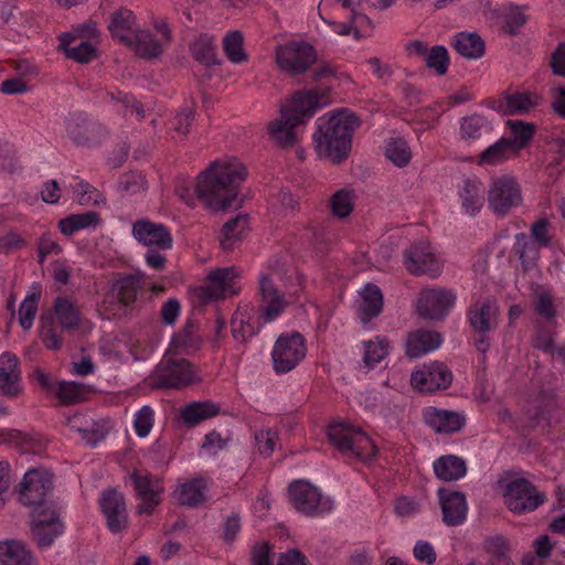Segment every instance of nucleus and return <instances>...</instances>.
<instances>
[{
	"label": "nucleus",
	"mask_w": 565,
	"mask_h": 565,
	"mask_svg": "<svg viewBox=\"0 0 565 565\" xmlns=\"http://www.w3.org/2000/svg\"><path fill=\"white\" fill-rule=\"evenodd\" d=\"M544 501V497L525 479H514L508 482L504 491V503L514 513L534 511Z\"/></svg>",
	"instance_id": "2eb2a0df"
},
{
	"label": "nucleus",
	"mask_w": 565,
	"mask_h": 565,
	"mask_svg": "<svg viewBox=\"0 0 565 565\" xmlns=\"http://www.w3.org/2000/svg\"><path fill=\"white\" fill-rule=\"evenodd\" d=\"M111 36L121 43L132 45L138 32L136 17L129 9H120L111 14L108 24Z\"/></svg>",
	"instance_id": "c756f323"
},
{
	"label": "nucleus",
	"mask_w": 565,
	"mask_h": 565,
	"mask_svg": "<svg viewBox=\"0 0 565 565\" xmlns=\"http://www.w3.org/2000/svg\"><path fill=\"white\" fill-rule=\"evenodd\" d=\"M171 344L178 351L190 353L198 350L200 341L193 327L186 326L172 338Z\"/></svg>",
	"instance_id": "052dcab7"
},
{
	"label": "nucleus",
	"mask_w": 565,
	"mask_h": 565,
	"mask_svg": "<svg viewBox=\"0 0 565 565\" xmlns=\"http://www.w3.org/2000/svg\"><path fill=\"white\" fill-rule=\"evenodd\" d=\"M67 38L68 34H63L61 43L67 57L79 63H87L95 56V47L89 42L83 41L76 46H71L65 42Z\"/></svg>",
	"instance_id": "13d9d810"
},
{
	"label": "nucleus",
	"mask_w": 565,
	"mask_h": 565,
	"mask_svg": "<svg viewBox=\"0 0 565 565\" xmlns=\"http://www.w3.org/2000/svg\"><path fill=\"white\" fill-rule=\"evenodd\" d=\"M404 264L411 274L430 277L438 276L443 267L441 262L426 242L415 243L405 249Z\"/></svg>",
	"instance_id": "dca6fc26"
},
{
	"label": "nucleus",
	"mask_w": 565,
	"mask_h": 565,
	"mask_svg": "<svg viewBox=\"0 0 565 565\" xmlns=\"http://www.w3.org/2000/svg\"><path fill=\"white\" fill-rule=\"evenodd\" d=\"M94 127L82 116L74 115L67 120V134L77 145H86L89 141V134Z\"/></svg>",
	"instance_id": "4d7b16f0"
},
{
	"label": "nucleus",
	"mask_w": 565,
	"mask_h": 565,
	"mask_svg": "<svg viewBox=\"0 0 565 565\" xmlns=\"http://www.w3.org/2000/svg\"><path fill=\"white\" fill-rule=\"evenodd\" d=\"M147 276L141 270H136L132 274L126 275L117 279L113 286V291L118 301L125 306L132 305L139 291L146 285Z\"/></svg>",
	"instance_id": "7c9ffc66"
},
{
	"label": "nucleus",
	"mask_w": 565,
	"mask_h": 565,
	"mask_svg": "<svg viewBox=\"0 0 565 565\" xmlns=\"http://www.w3.org/2000/svg\"><path fill=\"white\" fill-rule=\"evenodd\" d=\"M298 206L297 199L290 193L289 190L281 189L277 194L270 199V207L273 213L278 216L287 215L294 212Z\"/></svg>",
	"instance_id": "bf43d9fd"
},
{
	"label": "nucleus",
	"mask_w": 565,
	"mask_h": 565,
	"mask_svg": "<svg viewBox=\"0 0 565 565\" xmlns=\"http://www.w3.org/2000/svg\"><path fill=\"white\" fill-rule=\"evenodd\" d=\"M457 295L451 289L430 288L420 292L417 312L424 319L443 320L452 309Z\"/></svg>",
	"instance_id": "4468645a"
},
{
	"label": "nucleus",
	"mask_w": 565,
	"mask_h": 565,
	"mask_svg": "<svg viewBox=\"0 0 565 565\" xmlns=\"http://www.w3.org/2000/svg\"><path fill=\"white\" fill-rule=\"evenodd\" d=\"M385 157L396 167H406L412 158L411 149L406 140L391 138L385 145Z\"/></svg>",
	"instance_id": "5fc2aeb1"
},
{
	"label": "nucleus",
	"mask_w": 565,
	"mask_h": 565,
	"mask_svg": "<svg viewBox=\"0 0 565 565\" xmlns=\"http://www.w3.org/2000/svg\"><path fill=\"white\" fill-rule=\"evenodd\" d=\"M41 298V287L33 286L20 305L19 323L23 330H30L38 313L39 301Z\"/></svg>",
	"instance_id": "a18cd8bd"
},
{
	"label": "nucleus",
	"mask_w": 565,
	"mask_h": 565,
	"mask_svg": "<svg viewBox=\"0 0 565 565\" xmlns=\"http://www.w3.org/2000/svg\"><path fill=\"white\" fill-rule=\"evenodd\" d=\"M244 38L241 31L233 30L223 38V50L227 58L235 64L247 60V54L243 49Z\"/></svg>",
	"instance_id": "6e6d98bb"
},
{
	"label": "nucleus",
	"mask_w": 565,
	"mask_h": 565,
	"mask_svg": "<svg viewBox=\"0 0 565 565\" xmlns=\"http://www.w3.org/2000/svg\"><path fill=\"white\" fill-rule=\"evenodd\" d=\"M92 392L90 387L74 381H62L56 383L54 395L61 404L71 405L86 399Z\"/></svg>",
	"instance_id": "a19ab883"
},
{
	"label": "nucleus",
	"mask_w": 565,
	"mask_h": 565,
	"mask_svg": "<svg viewBox=\"0 0 565 565\" xmlns=\"http://www.w3.org/2000/svg\"><path fill=\"white\" fill-rule=\"evenodd\" d=\"M245 178L246 169L238 160L214 161L200 173L195 193L206 209L223 211L238 205L237 195Z\"/></svg>",
	"instance_id": "f257e3e1"
},
{
	"label": "nucleus",
	"mask_w": 565,
	"mask_h": 565,
	"mask_svg": "<svg viewBox=\"0 0 565 565\" xmlns=\"http://www.w3.org/2000/svg\"><path fill=\"white\" fill-rule=\"evenodd\" d=\"M130 479L136 495L141 501L138 505V513L150 515L160 501L159 497L162 492V488L159 480L139 470H135Z\"/></svg>",
	"instance_id": "aec40b11"
},
{
	"label": "nucleus",
	"mask_w": 565,
	"mask_h": 565,
	"mask_svg": "<svg viewBox=\"0 0 565 565\" xmlns=\"http://www.w3.org/2000/svg\"><path fill=\"white\" fill-rule=\"evenodd\" d=\"M259 316L263 323H271L278 319L288 306L286 295L274 281L271 271L263 270L258 276Z\"/></svg>",
	"instance_id": "9b49d317"
},
{
	"label": "nucleus",
	"mask_w": 565,
	"mask_h": 565,
	"mask_svg": "<svg viewBox=\"0 0 565 565\" xmlns=\"http://www.w3.org/2000/svg\"><path fill=\"white\" fill-rule=\"evenodd\" d=\"M452 382L451 371L441 362L424 364L411 375L412 386L423 393L446 390Z\"/></svg>",
	"instance_id": "f3484780"
},
{
	"label": "nucleus",
	"mask_w": 565,
	"mask_h": 565,
	"mask_svg": "<svg viewBox=\"0 0 565 565\" xmlns=\"http://www.w3.org/2000/svg\"><path fill=\"white\" fill-rule=\"evenodd\" d=\"M434 472L439 480L451 482L465 477L466 462L455 455L441 456L434 461Z\"/></svg>",
	"instance_id": "c9c22d12"
},
{
	"label": "nucleus",
	"mask_w": 565,
	"mask_h": 565,
	"mask_svg": "<svg viewBox=\"0 0 565 565\" xmlns=\"http://www.w3.org/2000/svg\"><path fill=\"white\" fill-rule=\"evenodd\" d=\"M31 534L40 548L50 547L64 533L65 525L55 504L31 510Z\"/></svg>",
	"instance_id": "6e6552de"
},
{
	"label": "nucleus",
	"mask_w": 565,
	"mask_h": 565,
	"mask_svg": "<svg viewBox=\"0 0 565 565\" xmlns=\"http://www.w3.org/2000/svg\"><path fill=\"white\" fill-rule=\"evenodd\" d=\"M508 126L511 130V137L507 139L515 152L524 148L533 138L535 130L533 124L522 120H509Z\"/></svg>",
	"instance_id": "603ef678"
},
{
	"label": "nucleus",
	"mask_w": 565,
	"mask_h": 565,
	"mask_svg": "<svg viewBox=\"0 0 565 565\" xmlns=\"http://www.w3.org/2000/svg\"><path fill=\"white\" fill-rule=\"evenodd\" d=\"M221 412L220 405L212 401H198L185 404L180 409V418L188 427H194L200 423L217 416Z\"/></svg>",
	"instance_id": "473e14b6"
},
{
	"label": "nucleus",
	"mask_w": 565,
	"mask_h": 565,
	"mask_svg": "<svg viewBox=\"0 0 565 565\" xmlns=\"http://www.w3.org/2000/svg\"><path fill=\"white\" fill-rule=\"evenodd\" d=\"M205 481L194 478L180 483L174 491V498L181 505L196 508L205 501Z\"/></svg>",
	"instance_id": "72a5a7b5"
},
{
	"label": "nucleus",
	"mask_w": 565,
	"mask_h": 565,
	"mask_svg": "<svg viewBox=\"0 0 565 565\" xmlns=\"http://www.w3.org/2000/svg\"><path fill=\"white\" fill-rule=\"evenodd\" d=\"M331 445L341 454L367 460L376 455L377 448L361 429L349 424L337 423L328 428Z\"/></svg>",
	"instance_id": "20e7f679"
},
{
	"label": "nucleus",
	"mask_w": 565,
	"mask_h": 565,
	"mask_svg": "<svg viewBox=\"0 0 565 565\" xmlns=\"http://www.w3.org/2000/svg\"><path fill=\"white\" fill-rule=\"evenodd\" d=\"M0 565H36L26 546L14 540L0 542Z\"/></svg>",
	"instance_id": "f704fd0d"
},
{
	"label": "nucleus",
	"mask_w": 565,
	"mask_h": 565,
	"mask_svg": "<svg viewBox=\"0 0 565 565\" xmlns=\"http://www.w3.org/2000/svg\"><path fill=\"white\" fill-rule=\"evenodd\" d=\"M548 227L550 222L546 218L539 220L531 227L532 241L541 247H547L551 243Z\"/></svg>",
	"instance_id": "338daca9"
},
{
	"label": "nucleus",
	"mask_w": 565,
	"mask_h": 565,
	"mask_svg": "<svg viewBox=\"0 0 565 565\" xmlns=\"http://www.w3.org/2000/svg\"><path fill=\"white\" fill-rule=\"evenodd\" d=\"M514 248L525 269H530L535 265L541 246L534 243L525 233H518L515 235Z\"/></svg>",
	"instance_id": "de8ad7c7"
},
{
	"label": "nucleus",
	"mask_w": 565,
	"mask_h": 565,
	"mask_svg": "<svg viewBox=\"0 0 565 565\" xmlns=\"http://www.w3.org/2000/svg\"><path fill=\"white\" fill-rule=\"evenodd\" d=\"M313 147L320 158L333 163L344 160L351 150L352 135L360 126L359 118L348 109L332 110L316 120Z\"/></svg>",
	"instance_id": "7ed1b4c3"
},
{
	"label": "nucleus",
	"mask_w": 565,
	"mask_h": 565,
	"mask_svg": "<svg viewBox=\"0 0 565 565\" xmlns=\"http://www.w3.org/2000/svg\"><path fill=\"white\" fill-rule=\"evenodd\" d=\"M383 309V295L381 289L373 284H367L360 291L358 300V315L362 323H369L379 316Z\"/></svg>",
	"instance_id": "2f4dec72"
},
{
	"label": "nucleus",
	"mask_w": 565,
	"mask_h": 565,
	"mask_svg": "<svg viewBox=\"0 0 565 565\" xmlns=\"http://www.w3.org/2000/svg\"><path fill=\"white\" fill-rule=\"evenodd\" d=\"M533 305L536 313L546 321H553L555 319L557 305L550 288L536 285L533 288Z\"/></svg>",
	"instance_id": "79ce46f5"
},
{
	"label": "nucleus",
	"mask_w": 565,
	"mask_h": 565,
	"mask_svg": "<svg viewBox=\"0 0 565 565\" xmlns=\"http://www.w3.org/2000/svg\"><path fill=\"white\" fill-rule=\"evenodd\" d=\"M504 20L509 32L513 34L526 23L527 15L524 13L523 9L510 7L504 14Z\"/></svg>",
	"instance_id": "0e129e2a"
},
{
	"label": "nucleus",
	"mask_w": 565,
	"mask_h": 565,
	"mask_svg": "<svg viewBox=\"0 0 565 565\" xmlns=\"http://www.w3.org/2000/svg\"><path fill=\"white\" fill-rule=\"evenodd\" d=\"M249 218L247 214H238L226 222L221 232V246L224 250H231L248 231Z\"/></svg>",
	"instance_id": "e433bc0d"
},
{
	"label": "nucleus",
	"mask_w": 565,
	"mask_h": 565,
	"mask_svg": "<svg viewBox=\"0 0 565 565\" xmlns=\"http://www.w3.org/2000/svg\"><path fill=\"white\" fill-rule=\"evenodd\" d=\"M214 39L209 34H200L191 45L193 57L202 64H216V54L214 49Z\"/></svg>",
	"instance_id": "864d4df0"
},
{
	"label": "nucleus",
	"mask_w": 565,
	"mask_h": 565,
	"mask_svg": "<svg viewBox=\"0 0 565 565\" xmlns=\"http://www.w3.org/2000/svg\"><path fill=\"white\" fill-rule=\"evenodd\" d=\"M238 277L236 267L218 268L210 271L207 276V285L205 286L204 294L209 298H224L228 295L236 294L233 288V281Z\"/></svg>",
	"instance_id": "c85d7f7f"
},
{
	"label": "nucleus",
	"mask_w": 565,
	"mask_h": 565,
	"mask_svg": "<svg viewBox=\"0 0 565 565\" xmlns=\"http://www.w3.org/2000/svg\"><path fill=\"white\" fill-rule=\"evenodd\" d=\"M242 523L238 513H232L223 523L222 537L226 543H233L241 532Z\"/></svg>",
	"instance_id": "774afa93"
},
{
	"label": "nucleus",
	"mask_w": 565,
	"mask_h": 565,
	"mask_svg": "<svg viewBox=\"0 0 565 565\" xmlns=\"http://www.w3.org/2000/svg\"><path fill=\"white\" fill-rule=\"evenodd\" d=\"M490 130V122L481 115L473 114L460 120L459 134L463 140H476L480 138L483 132Z\"/></svg>",
	"instance_id": "09e8293b"
},
{
	"label": "nucleus",
	"mask_w": 565,
	"mask_h": 565,
	"mask_svg": "<svg viewBox=\"0 0 565 565\" xmlns=\"http://www.w3.org/2000/svg\"><path fill=\"white\" fill-rule=\"evenodd\" d=\"M539 97L531 93L505 95L498 103L497 109L504 114H524L537 105Z\"/></svg>",
	"instance_id": "58836bf2"
},
{
	"label": "nucleus",
	"mask_w": 565,
	"mask_h": 565,
	"mask_svg": "<svg viewBox=\"0 0 565 565\" xmlns=\"http://www.w3.org/2000/svg\"><path fill=\"white\" fill-rule=\"evenodd\" d=\"M423 416L425 423L438 434H454L465 425V417L452 411L426 407Z\"/></svg>",
	"instance_id": "a878e982"
},
{
	"label": "nucleus",
	"mask_w": 565,
	"mask_h": 565,
	"mask_svg": "<svg viewBox=\"0 0 565 565\" xmlns=\"http://www.w3.org/2000/svg\"><path fill=\"white\" fill-rule=\"evenodd\" d=\"M132 236L138 243L158 250H169L173 244L172 235L166 225L146 218L132 224Z\"/></svg>",
	"instance_id": "a211bd4d"
},
{
	"label": "nucleus",
	"mask_w": 565,
	"mask_h": 565,
	"mask_svg": "<svg viewBox=\"0 0 565 565\" xmlns=\"http://www.w3.org/2000/svg\"><path fill=\"white\" fill-rule=\"evenodd\" d=\"M458 198L461 212L469 216H476L484 204V188L477 178L463 180L458 189Z\"/></svg>",
	"instance_id": "cd10ccee"
},
{
	"label": "nucleus",
	"mask_w": 565,
	"mask_h": 565,
	"mask_svg": "<svg viewBox=\"0 0 565 565\" xmlns=\"http://www.w3.org/2000/svg\"><path fill=\"white\" fill-rule=\"evenodd\" d=\"M330 104V92L313 88L297 92L289 103L280 107V117L268 126L270 138L280 147H291L297 141L296 127L305 124L313 114Z\"/></svg>",
	"instance_id": "f03ea898"
},
{
	"label": "nucleus",
	"mask_w": 565,
	"mask_h": 565,
	"mask_svg": "<svg viewBox=\"0 0 565 565\" xmlns=\"http://www.w3.org/2000/svg\"><path fill=\"white\" fill-rule=\"evenodd\" d=\"M53 309L62 328L73 329L78 326L81 320L79 311L67 297H57Z\"/></svg>",
	"instance_id": "c03bdc74"
},
{
	"label": "nucleus",
	"mask_w": 565,
	"mask_h": 565,
	"mask_svg": "<svg viewBox=\"0 0 565 565\" xmlns=\"http://www.w3.org/2000/svg\"><path fill=\"white\" fill-rule=\"evenodd\" d=\"M21 371L18 358L9 352L0 355V393L13 398L21 394Z\"/></svg>",
	"instance_id": "393cba45"
},
{
	"label": "nucleus",
	"mask_w": 565,
	"mask_h": 565,
	"mask_svg": "<svg viewBox=\"0 0 565 565\" xmlns=\"http://www.w3.org/2000/svg\"><path fill=\"white\" fill-rule=\"evenodd\" d=\"M278 67L289 75L307 72L316 61L315 49L303 41H290L276 47Z\"/></svg>",
	"instance_id": "9d476101"
},
{
	"label": "nucleus",
	"mask_w": 565,
	"mask_h": 565,
	"mask_svg": "<svg viewBox=\"0 0 565 565\" xmlns=\"http://www.w3.org/2000/svg\"><path fill=\"white\" fill-rule=\"evenodd\" d=\"M289 500L292 507L307 516H323L334 508L330 497L306 480H297L288 487Z\"/></svg>",
	"instance_id": "39448f33"
},
{
	"label": "nucleus",
	"mask_w": 565,
	"mask_h": 565,
	"mask_svg": "<svg viewBox=\"0 0 565 565\" xmlns=\"http://www.w3.org/2000/svg\"><path fill=\"white\" fill-rule=\"evenodd\" d=\"M499 307L491 298L473 301L467 310V319L476 332H491L498 327Z\"/></svg>",
	"instance_id": "4be33fe9"
},
{
	"label": "nucleus",
	"mask_w": 565,
	"mask_h": 565,
	"mask_svg": "<svg viewBox=\"0 0 565 565\" xmlns=\"http://www.w3.org/2000/svg\"><path fill=\"white\" fill-rule=\"evenodd\" d=\"M443 512V521L448 526L462 524L467 519L468 503L466 495L458 491L440 488L437 492Z\"/></svg>",
	"instance_id": "5701e85b"
},
{
	"label": "nucleus",
	"mask_w": 565,
	"mask_h": 565,
	"mask_svg": "<svg viewBox=\"0 0 565 565\" xmlns=\"http://www.w3.org/2000/svg\"><path fill=\"white\" fill-rule=\"evenodd\" d=\"M355 192L353 189L343 188L334 192L330 198V210L338 218L348 217L354 207Z\"/></svg>",
	"instance_id": "49530a36"
},
{
	"label": "nucleus",
	"mask_w": 565,
	"mask_h": 565,
	"mask_svg": "<svg viewBox=\"0 0 565 565\" xmlns=\"http://www.w3.org/2000/svg\"><path fill=\"white\" fill-rule=\"evenodd\" d=\"M53 490V475L44 468H30L24 473L19 488V501L32 509H45L54 504L49 501Z\"/></svg>",
	"instance_id": "0eeeda50"
},
{
	"label": "nucleus",
	"mask_w": 565,
	"mask_h": 565,
	"mask_svg": "<svg viewBox=\"0 0 565 565\" xmlns=\"http://www.w3.org/2000/svg\"><path fill=\"white\" fill-rule=\"evenodd\" d=\"M455 50L463 57L480 58L484 54V42L476 33L460 32L454 40Z\"/></svg>",
	"instance_id": "ea45409f"
},
{
	"label": "nucleus",
	"mask_w": 565,
	"mask_h": 565,
	"mask_svg": "<svg viewBox=\"0 0 565 565\" xmlns=\"http://www.w3.org/2000/svg\"><path fill=\"white\" fill-rule=\"evenodd\" d=\"M513 153L515 151L503 137L480 153L479 162L495 166L508 160Z\"/></svg>",
	"instance_id": "3c124183"
},
{
	"label": "nucleus",
	"mask_w": 565,
	"mask_h": 565,
	"mask_svg": "<svg viewBox=\"0 0 565 565\" xmlns=\"http://www.w3.org/2000/svg\"><path fill=\"white\" fill-rule=\"evenodd\" d=\"M306 339L298 332H286L275 341L270 356L277 374H286L296 369L306 358Z\"/></svg>",
	"instance_id": "423d86ee"
},
{
	"label": "nucleus",
	"mask_w": 565,
	"mask_h": 565,
	"mask_svg": "<svg viewBox=\"0 0 565 565\" xmlns=\"http://www.w3.org/2000/svg\"><path fill=\"white\" fill-rule=\"evenodd\" d=\"M99 215L94 211L72 214L60 221L58 227L65 235H72L81 230L95 228L99 224Z\"/></svg>",
	"instance_id": "37998d69"
},
{
	"label": "nucleus",
	"mask_w": 565,
	"mask_h": 565,
	"mask_svg": "<svg viewBox=\"0 0 565 565\" xmlns=\"http://www.w3.org/2000/svg\"><path fill=\"white\" fill-rule=\"evenodd\" d=\"M172 40L171 29L164 20L153 22V32L138 30L132 42L139 56L152 58L160 56L170 45Z\"/></svg>",
	"instance_id": "ddd939ff"
},
{
	"label": "nucleus",
	"mask_w": 565,
	"mask_h": 565,
	"mask_svg": "<svg viewBox=\"0 0 565 565\" xmlns=\"http://www.w3.org/2000/svg\"><path fill=\"white\" fill-rule=\"evenodd\" d=\"M154 424V411L152 407L145 405L136 412L134 416V428L138 437H147Z\"/></svg>",
	"instance_id": "680f3d73"
},
{
	"label": "nucleus",
	"mask_w": 565,
	"mask_h": 565,
	"mask_svg": "<svg viewBox=\"0 0 565 565\" xmlns=\"http://www.w3.org/2000/svg\"><path fill=\"white\" fill-rule=\"evenodd\" d=\"M443 343L439 332L418 329L408 333L405 341V353L412 359L420 358L437 350Z\"/></svg>",
	"instance_id": "bb28decb"
},
{
	"label": "nucleus",
	"mask_w": 565,
	"mask_h": 565,
	"mask_svg": "<svg viewBox=\"0 0 565 565\" xmlns=\"http://www.w3.org/2000/svg\"><path fill=\"white\" fill-rule=\"evenodd\" d=\"M255 441L259 454L269 457L278 443V433L273 429H260L255 433Z\"/></svg>",
	"instance_id": "e2e57ef3"
},
{
	"label": "nucleus",
	"mask_w": 565,
	"mask_h": 565,
	"mask_svg": "<svg viewBox=\"0 0 565 565\" xmlns=\"http://www.w3.org/2000/svg\"><path fill=\"white\" fill-rule=\"evenodd\" d=\"M99 504L106 518L108 529L113 533L122 532L128 524L124 495L114 489L105 490L102 492Z\"/></svg>",
	"instance_id": "412c9836"
},
{
	"label": "nucleus",
	"mask_w": 565,
	"mask_h": 565,
	"mask_svg": "<svg viewBox=\"0 0 565 565\" xmlns=\"http://www.w3.org/2000/svg\"><path fill=\"white\" fill-rule=\"evenodd\" d=\"M232 334L238 342H245L256 335L266 323H263L260 316H256L253 306H239L232 317Z\"/></svg>",
	"instance_id": "b1692460"
},
{
	"label": "nucleus",
	"mask_w": 565,
	"mask_h": 565,
	"mask_svg": "<svg viewBox=\"0 0 565 565\" xmlns=\"http://www.w3.org/2000/svg\"><path fill=\"white\" fill-rule=\"evenodd\" d=\"M154 383L163 388H182L200 381L193 365L184 360H162L153 373Z\"/></svg>",
	"instance_id": "f8f14e48"
},
{
	"label": "nucleus",
	"mask_w": 565,
	"mask_h": 565,
	"mask_svg": "<svg viewBox=\"0 0 565 565\" xmlns=\"http://www.w3.org/2000/svg\"><path fill=\"white\" fill-rule=\"evenodd\" d=\"M523 195L520 184L509 175L494 179L488 190V207L500 217L521 206Z\"/></svg>",
	"instance_id": "1a4fd4ad"
},
{
	"label": "nucleus",
	"mask_w": 565,
	"mask_h": 565,
	"mask_svg": "<svg viewBox=\"0 0 565 565\" xmlns=\"http://www.w3.org/2000/svg\"><path fill=\"white\" fill-rule=\"evenodd\" d=\"M550 164L562 170L565 169V139L556 138L550 143Z\"/></svg>",
	"instance_id": "69168bd1"
},
{
	"label": "nucleus",
	"mask_w": 565,
	"mask_h": 565,
	"mask_svg": "<svg viewBox=\"0 0 565 565\" xmlns=\"http://www.w3.org/2000/svg\"><path fill=\"white\" fill-rule=\"evenodd\" d=\"M363 366L373 370L390 354V342L385 337L377 335L372 340L362 342Z\"/></svg>",
	"instance_id": "4c0bfd02"
},
{
	"label": "nucleus",
	"mask_w": 565,
	"mask_h": 565,
	"mask_svg": "<svg viewBox=\"0 0 565 565\" xmlns=\"http://www.w3.org/2000/svg\"><path fill=\"white\" fill-rule=\"evenodd\" d=\"M409 57L423 61L425 65L433 70L437 75H445L449 67V55L445 46L428 45L420 40H413L405 45Z\"/></svg>",
	"instance_id": "6ab92c4d"
},
{
	"label": "nucleus",
	"mask_w": 565,
	"mask_h": 565,
	"mask_svg": "<svg viewBox=\"0 0 565 565\" xmlns=\"http://www.w3.org/2000/svg\"><path fill=\"white\" fill-rule=\"evenodd\" d=\"M68 426L72 430L79 433L83 440L90 446L104 438V435L95 429L96 424L84 415H74L68 419Z\"/></svg>",
	"instance_id": "8fccbe9b"
}]
</instances>
